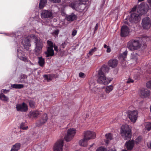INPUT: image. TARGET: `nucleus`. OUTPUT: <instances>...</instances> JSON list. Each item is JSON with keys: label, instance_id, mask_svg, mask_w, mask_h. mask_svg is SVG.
<instances>
[{"label": "nucleus", "instance_id": "nucleus-30", "mask_svg": "<svg viewBox=\"0 0 151 151\" xmlns=\"http://www.w3.org/2000/svg\"><path fill=\"white\" fill-rule=\"evenodd\" d=\"M28 101L30 108L33 109L35 107L36 103L35 101L32 100H29Z\"/></svg>", "mask_w": 151, "mask_h": 151}, {"label": "nucleus", "instance_id": "nucleus-6", "mask_svg": "<svg viewBox=\"0 0 151 151\" xmlns=\"http://www.w3.org/2000/svg\"><path fill=\"white\" fill-rule=\"evenodd\" d=\"M76 130L73 128L69 129L67 131V135L65 137L66 141L68 142L70 141L76 133Z\"/></svg>", "mask_w": 151, "mask_h": 151}, {"label": "nucleus", "instance_id": "nucleus-42", "mask_svg": "<svg viewBox=\"0 0 151 151\" xmlns=\"http://www.w3.org/2000/svg\"><path fill=\"white\" fill-rule=\"evenodd\" d=\"M146 86L147 88L151 89V80L146 83Z\"/></svg>", "mask_w": 151, "mask_h": 151}, {"label": "nucleus", "instance_id": "nucleus-51", "mask_svg": "<svg viewBox=\"0 0 151 151\" xmlns=\"http://www.w3.org/2000/svg\"><path fill=\"white\" fill-rule=\"evenodd\" d=\"M66 46V43L65 42H64L61 45V47H63V48H64Z\"/></svg>", "mask_w": 151, "mask_h": 151}, {"label": "nucleus", "instance_id": "nucleus-40", "mask_svg": "<svg viewBox=\"0 0 151 151\" xmlns=\"http://www.w3.org/2000/svg\"><path fill=\"white\" fill-rule=\"evenodd\" d=\"M96 151H106V150L105 148L101 147L99 148Z\"/></svg>", "mask_w": 151, "mask_h": 151}, {"label": "nucleus", "instance_id": "nucleus-41", "mask_svg": "<svg viewBox=\"0 0 151 151\" xmlns=\"http://www.w3.org/2000/svg\"><path fill=\"white\" fill-rule=\"evenodd\" d=\"M59 30L58 29L55 30L52 33V35H53L55 37L57 36L59 34Z\"/></svg>", "mask_w": 151, "mask_h": 151}, {"label": "nucleus", "instance_id": "nucleus-62", "mask_svg": "<svg viewBox=\"0 0 151 151\" xmlns=\"http://www.w3.org/2000/svg\"><path fill=\"white\" fill-rule=\"evenodd\" d=\"M30 63L32 65H33V64H32V63L30 61Z\"/></svg>", "mask_w": 151, "mask_h": 151}, {"label": "nucleus", "instance_id": "nucleus-19", "mask_svg": "<svg viewBox=\"0 0 151 151\" xmlns=\"http://www.w3.org/2000/svg\"><path fill=\"white\" fill-rule=\"evenodd\" d=\"M21 144L19 143H17L14 145L10 151H18L21 147Z\"/></svg>", "mask_w": 151, "mask_h": 151}, {"label": "nucleus", "instance_id": "nucleus-7", "mask_svg": "<svg viewBox=\"0 0 151 151\" xmlns=\"http://www.w3.org/2000/svg\"><path fill=\"white\" fill-rule=\"evenodd\" d=\"M138 112L137 110L128 111V117L131 122L133 123L136 122L137 120Z\"/></svg>", "mask_w": 151, "mask_h": 151}, {"label": "nucleus", "instance_id": "nucleus-11", "mask_svg": "<svg viewBox=\"0 0 151 151\" xmlns=\"http://www.w3.org/2000/svg\"><path fill=\"white\" fill-rule=\"evenodd\" d=\"M84 137L88 140L94 139L96 137L95 132L90 131H86L84 132Z\"/></svg>", "mask_w": 151, "mask_h": 151}, {"label": "nucleus", "instance_id": "nucleus-61", "mask_svg": "<svg viewBox=\"0 0 151 151\" xmlns=\"http://www.w3.org/2000/svg\"><path fill=\"white\" fill-rule=\"evenodd\" d=\"M144 0H138L139 2H141L143 1Z\"/></svg>", "mask_w": 151, "mask_h": 151}, {"label": "nucleus", "instance_id": "nucleus-8", "mask_svg": "<svg viewBox=\"0 0 151 151\" xmlns=\"http://www.w3.org/2000/svg\"><path fill=\"white\" fill-rule=\"evenodd\" d=\"M63 140L60 139L58 141L54 146V151H62L63 147Z\"/></svg>", "mask_w": 151, "mask_h": 151}, {"label": "nucleus", "instance_id": "nucleus-46", "mask_svg": "<svg viewBox=\"0 0 151 151\" xmlns=\"http://www.w3.org/2000/svg\"><path fill=\"white\" fill-rule=\"evenodd\" d=\"M53 47H54L55 50L57 52H58V47L57 46L55 45V44H54V46Z\"/></svg>", "mask_w": 151, "mask_h": 151}, {"label": "nucleus", "instance_id": "nucleus-21", "mask_svg": "<svg viewBox=\"0 0 151 151\" xmlns=\"http://www.w3.org/2000/svg\"><path fill=\"white\" fill-rule=\"evenodd\" d=\"M47 114H44L40 120V125L44 124L47 121Z\"/></svg>", "mask_w": 151, "mask_h": 151}, {"label": "nucleus", "instance_id": "nucleus-52", "mask_svg": "<svg viewBox=\"0 0 151 151\" xmlns=\"http://www.w3.org/2000/svg\"><path fill=\"white\" fill-rule=\"evenodd\" d=\"M136 7H134L132 9V11L133 12H136Z\"/></svg>", "mask_w": 151, "mask_h": 151}, {"label": "nucleus", "instance_id": "nucleus-56", "mask_svg": "<svg viewBox=\"0 0 151 151\" xmlns=\"http://www.w3.org/2000/svg\"><path fill=\"white\" fill-rule=\"evenodd\" d=\"M44 77L46 79H47V75H45L44 76Z\"/></svg>", "mask_w": 151, "mask_h": 151}, {"label": "nucleus", "instance_id": "nucleus-44", "mask_svg": "<svg viewBox=\"0 0 151 151\" xmlns=\"http://www.w3.org/2000/svg\"><path fill=\"white\" fill-rule=\"evenodd\" d=\"M52 2L55 3H59L61 0H50Z\"/></svg>", "mask_w": 151, "mask_h": 151}, {"label": "nucleus", "instance_id": "nucleus-23", "mask_svg": "<svg viewBox=\"0 0 151 151\" xmlns=\"http://www.w3.org/2000/svg\"><path fill=\"white\" fill-rule=\"evenodd\" d=\"M27 78V76L24 75L23 74L21 75V77L19 78L20 80L18 81V82L19 83H26V81L25 79H26Z\"/></svg>", "mask_w": 151, "mask_h": 151}, {"label": "nucleus", "instance_id": "nucleus-49", "mask_svg": "<svg viewBox=\"0 0 151 151\" xmlns=\"http://www.w3.org/2000/svg\"><path fill=\"white\" fill-rule=\"evenodd\" d=\"M134 80L132 79L129 78L128 80L127 81V83H133L134 82Z\"/></svg>", "mask_w": 151, "mask_h": 151}, {"label": "nucleus", "instance_id": "nucleus-29", "mask_svg": "<svg viewBox=\"0 0 151 151\" xmlns=\"http://www.w3.org/2000/svg\"><path fill=\"white\" fill-rule=\"evenodd\" d=\"M0 99L4 101H7L9 100V98L4 95L3 93H0Z\"/></svg>", "mask_w": 151, "mask_h": 151}, {"label": "nucleus", "instance_id": "nucleus-4", "mask_svg": "<svg viewBox=\"0 0 151 151\" xmlns=\"http://www.w3.org/2000/svg\"><path fill=\"white\" fill-rule=\"evenodd\" d=\"M144 37H138L135 39L130 40L127 44V47L130 50L134 51L139 49L141 46V40Z\"/></svg>", "mask_w": 151, "mask_h": 151}, {"label": "nucleus", "instance_id": "nucleus-45", "mask_svg": "<svg viewBox=\"0 0 151 151\" xmlns=\"http://www.w3.org/2000/svg\"><path fill=\"white\" fill-rule=\"evenodd\" d=\"M1 93H2L3 94L4 93H6L8 92H9L8 90H7L6 89H2L1 91Z\"/></svg>", "mask_w": 151, "mask_h": 151}, {"label": "nucleus", "instance_id": "nucleus-24", "mask_svg": "<svg viewBox=\"0 0 151 151\" xmlns=\"http://www.w3.org/2000/svg\"><path fill=\"white\" fill-rule=\"evenodd\" d=\"M127 51L126 50L119 57V59L121 60H124L127 57Z\"/></svg>", "mask_w": 151, "mask_h": 151}, {"label": "nucleus", "instance_id": "nucleus-59", "mask_svg": "<svg viewBox=\"0 0 151 151\" xmlns=\"http://www.w3.org/2000/svg\"><path fill=\"white\" fill-rule=\"evenodd\" d=\"M45 53L46 55V56L47 57V50L45 52Z\"/></svg>", "mask_w": 151, "mask_h": 151}, {"label": "nucleus", "instance_id": "nucleus-12", "mask_svg": "<svg viewBox=\"0 0 151 151\" xmlns=\"http://www.w3.org/2000/svg\"><path fill=\"white\" fill-rule=\"evenodd\" d=\"M129 33V29L127 26H122L121 30V36L122 37H125L128 36Z\"/></svg>", "mask_w": 151, "mask_h": 151}, {"label": "nucleus", "instance_id": "nucleus-15", "mask_svg": "<svg viewBox=\"0 0 151 151\" xmlns=\"http://www.w3.org/2000/svg\"><path fill=\"white\" fill-rule=\"evenodd\" d=\"M77 16L72 13L70 15H67L66 16V19L69 22H72L77 19Z\"/></svg>", "mask_w": 151, "mask_h": 151}, {"label": "nucleus", "instance_id": "nucleus-13", "mask_svg": "<svg viewBox=\"0 0 151 151\" xmlns=\"http://www.w3.org/2000/svg\"><path fill=\"white\" fill-rule=\"evenodd\" d=\"M40 114V112L38 111H30L29 114V117L31 119L36 118Z\"/></svg>", "mask_w": 151, "mask_h": 151}, {"label": "nucleus", "instance_id": "nucleus-18", "mask_svg": "<svg viewBox=\"0 0 151 151\" xmlns=\"http://www.w3.org/2000/svg\"><path fill=\"white\" fill-rule=\"evenodd\" d=\"M88 139H87L84 137V138L80 140L79 142V145L81 146L86 147L87 146V141Z\"/></svg>", "mask_w": 151, "mask_h": 151}, {"label": "nucleus", "instance_id": "nucleus-57", "mask_svg": "<svg viewBox=\"0 0 151 151\" xmlns=\"http://www.w3.org/2000/svg\"><path fill=\"white\" fill-rule=\"evenodd\" d=\"M104 47L105 48H106L108 47L106 45L104 44Z\"/></svg>", "mask_w": 151, "mask_h": 151}, {"label": "nucleus", "instance_id": "nucleus-63", "mask_svg": "<svg viewBox=\"0 0 151 151\" xmlns=\"http://www.w3.org/2000/svg\"><path fill=\"white\" fill-rule=\"evenodd\" d=\"M122 151H127V150H122Z\"/></svg>", "mask_w": 151, "mask_h": 151}, {"label": "nucleus", "instance_id": "nucleus-27", "mask_svg": "<svg viewBox=\"0 0 151 151\" xmlns=\"http://www.w3.org/2000/svg\"><path fill=\"white\" fill-rule=\"evenodd\" d=\"M47 0H40L39 4V7L40 9H43L47 3Z\"/></svg>", "mask_w": 151, "mask_h": 151}, {"label": "nucleus", "instance_id": "nucleus-33", "mask_svg": "<svg viewBox=\"0 0 151 151\" xmlns=\"http://www.w3.org/2000/svg\"><path fill=\"white\" fill-rule=\"evenodd\" d=\"M54 46V44L51 41L48 40V48H53Z\"/></svg>", "mask_w": 151, "mask_h": 151}, {"label": "nucleus", "instance_id": "nucleus-2", "mask_svg": "<svg viewBox=\"0 0 151 151\" xmlns=\"http://www.w3.org/2000/svg\"><path fill=\"white\" fill-rule=\"evenodd\" d=\"M121 132L122 135L124 137V139L129 140L126 142L125 145L127 150H132L134 145V141L133 140H130L132 137V132L130 127L127 124L122 125Z\"/></svg>", "mask_w": 151, "mask_h": 151}, {"label": "nucleus", "instance_id": "nucleus-31", "mask_svg": "<svg viewBox=\"0 0 151 151\" xmlns=\"http://www.w3.org/2000/svg\"><path fill=\"white\" fill-rule=\"evenodd\" d=\"M42 18H47V10H44L42 11L41 13Z\"/></svg>", "mask_w": 151, "mask_h": 151}, {"label": "nucleus", "instance_id": "nucleus-26", "mask_svg": "<svg viewBox=\"0 0 151 151\" xmlns=\"http://www.w3.org/2000/svg\"><path fill=\"white\" fill-rule=\"evenodd\" d=\"M24 87L23 84H14L11 85V87L16 89H20L23 88Z\"/></svg>", "mask_w": 151, "mask_h": 151}, {"label": "nucleus", "instance_id": "nucleus-32", "mask_svg": "<svg viewBox=\"0 0 151 151\" xmlns=\"http://www.w3.org/2000/svg\"><path fill=\"white\" fill-rule=\"evenodd\" d=\"M113 89V86L110 85L107 86L106 88L105 91L107 93H109L112 91Z\"/></svg>", "mask_w": 151, "mask_h": 151}, {"label": "nucleus", "instance_id": "nucleus-28", "mask_svg": "<svg viewBox=\"0 0 151 151\" xmlns=\"http://www.w3.org/2000/svg\"><path fill=\"white\" fill-rule=\"evenodd\" d=\"M54 55V52L53 48H48V58Z\"/></svg>", "mask_w": 151, "mask_h": 151}, {"label": "nucleus", "instance_id": "nucleus-16", "mask_svg": "<svg viewBox=\"0 0 151 151\" xmlns=\"http://www.w3.org/2000/svg\"><path fill=\"white\" fill-rule=\"evenodd\" d=\"M118 64V61L116 59L110 60L108 62L109 65L112 68L116 67Z\"/></svg>", "mask_w": 151, "mask_h": 151}, {"label": "nucleus", "instance_id": "nucleus-22", "mask_svg": "<svg viewBox=\"0 0 151 151\" xmlns=\"http://www.w3.org/2000/svg\"><path fill=\"white\" fill-rule=\"evenodd\" d=\"M105 137L106 139L105 142L107 144H108L109 141L113 139L112 135L110 133L106 134L105 135Z\"/></svg>", "mask_w": 151, "mask_h": 151}, {"label": "nucleus", "instance_id": "nucleus-5", "mask_svg": "<svg viewBox=\"0 0 151 151\" xmlns=\"http://www.w3.org/2000/svg\"><path fill=\"white\" fill-rule=\"evenodd\" d=\"M137 11V12H132L131 14L129 20L132 23H136L139 22L140 20L141 15L145 12L144 8L142 7H138Z\"/></svg>", "mask_w": 151, "mask_h": 151}, {"label": "nucleus", "instance_id": "nucleus-25", "mask_svg": "<svg viewBox=\"0 0 151 151\" xmlns=\"http://www.w3.org/2000/svg\"><path fill=\"white\" fill-rule=\"evenodd\" d=\"M38 63L39 65L41 67H43L45 65L44 59L42 58V57H38Z\"/></svg>", "mask_w": 151, "mask_h": 151}, {"label": "nucleus", "instance_id": "nucleus-39", "mask_svg": "<svg viewBox=\"0 0 151 151\" xmlns=\"http://www.w3.org/2000/svg\"><path fill=\"white\" fill-rule=\"evenodd\" d=\"M79 76L81 78H84L86 77V75L83 73L80 72L79 73Z\"/></svg>", "mask_w": 151, "mask_h": 151}, {"label": "nucleus", "instance_id": "nucleus-10", "mask_svg": "<svg viewBox=\"0 0 151 151\" xmlns=\"http://www.w3.org/2000/svg\"><path fill=\"white\" fill-rule=\"evenodd\" d=\"M16 108L17 111L23 112H27L28 109L27 105L24 102L17 105Z\"/></svg>", "mask_w": 151, "mask_h": 151}, {"label": "nucleus", "instance_id": "nucleus-50", "mask_svg": "<svg viewBox=\"0 0 151 151\" xmlns=\"http://www.w3.org/2000/svg\"><path fill=\"white\" fill-rule=\"evenodd\" d=\"M77 31L76 30H74L72 32V35L73 36H75V35H76V33H77Z\"/></svg>", "mask_w": 151, "mask_h": 151}, {"label": "nucleus", "instance_id": "nucleus-14", "mask_svg": "<svg viewBox=\"0 0 151 151\" xmlns=\"http://www.w3.org/2000/svg\"><path fill=\"white\" fill-rule=\"evenodd\" d=\"M150 91L147 89L142 88L141 90V96L144 98L148 97L150 95Z\"/></svg>", "mask_w": 151, "mask_h": 151}, {"label": "nucleus", "instance_id": "nucleus-54", "mask_svg": "<svg viewBox=\"0 0 151 151\" xmlns=\"http://www.w3.org/2000/svg\"><path fill=\"white\" fill-rule=\"evenodd\" d=\"M111 51V49L109 47H107V50H106L107 52L109 53V52H110Z\"/></svg>", "mask_w": 151, "mask_h": 151}, {"label": "nucleus", "instance_id": "nucleus-35", "mask_svg": "<svg viewBox=\"0 0 151 151\" xmlns=\"http://www.w3.org/2000/svg\"><path fill=\"white\" fill-rule=\"evenodd\" d=\"M25 124L24 123H21L20 125V129L24 130L27 129L28 128V126H26L25 127Z\"/></svg>", "mask_w": 151, "mask_h": 151}, {"label": "nucleus", "instance_id": "nucleus-58", "mask_svg": "<svg viewBox=\"0 0 151 151\" xmlns=\"http://www.w3.org/2000/svg\"><path fill=\"white\" fill-rule=\"evenodd\" d=\"M93 144H93L92 145H91L89 146V149H90V148H91L93 146Z\"/></svg>", "mask_w": 151, "mask_h": 151}, {"label": "nucleus", "instance_id": "nucleus-55", "mask_svg": "<svg viewBox=\"0 0 151 151\" xmlns=\"http://www.w3.org/2000/svg\"><path fill=\"white\" fill-rule=\"evenodd\" d=\"M78 0L81 2H86V1H88V0Z\"/></svg>", "mask_w": 151, "mask_h": 151}, {"label": "nucleus", "instance_id": "nucleus-47", "mask_svg": "<svg viewBox=\"0 0 151 151\" xmlns=\"http://www.w3.org/2000/svg\"><path fill=\"white\" fill-rule=\"evenodd\" d=\"M52 13L48 11V18L52 17Z\"/></svg>", "mask_w": 151, "mask_h": 151}, {"label": "nucleus", "instance_id": "nucleus-34", "mask_svg": "<svg viewBox=\"0 0 151 151\" xmlns=\"http://www.w3.org/2000/svg\"><path fill=\"white\" fill-rule=\"evenodd\" d=\"M146 129L148 131H150L151 130V123L148 122L145 125Z\"/></svg>", "mask_w": 151, "mask_h": 151}, {"label": "nucleus", "instance_id": "nucleus-20", "mask_svg": "<svg viewBox=\"0 0 151 151\" xmlns=\"http://www.w3.org/2000/svg\"><path fill=\"white\" fill-rule=\"evenodd\" d=\"M98 94L99 97L103 99H105L106 98V96L105 94V93L102 89H99Z\"/></svg>", "mask_w": 151, "mask_h": 151}, {"label": "nucleus", "instance_id": "nucleus-36", "mask_svg": "<svg viewBox=\"0 0 151 151\" xmlns=\"http://www.w3.org/2000/svg\"><path fill=\"white\" fill-rule=\"evenodd\" d=\"M141 139L142 137L140 136L138 137L135 140L134 142L137 145L141 141Z\"/></svg>", "mask_w": 151, "mask_h": 151}, {"label": "nucleus", "instance_id": "nucleus-17", "mask_svg": "<svg viewBox=\"0 0 151 151\" xmlns=\"http://www.w3.org/2000/svg\"><path fill=\"white\" fill-rule=\"evenodd\" d=\"M59 75L58 74H52L48 75V81H55L56 78H58Z\"/></svg>", "mask_w": 151, "mask_h": 151}, {"label": "nucleus", "instance_id": "nucleus-38", "mask_svg": "<svg viewBox=\"0 0 151 151\" xmlns=\"http://www.w3.org/2000/svg\"><path fill=\"white\" fill-rule=\"evenodd\" d=\"M19 58L21 60H23L24 62H26L28 61L27 59L25 57H23V56H19Z\"/></svg>", "mask_w": 151, "mask_h": 151}, {"label": "nucleus", "instance_id": "nucleus-60", "mask_svg": "<svg viewBox=\"0 0 151 151\" xmlns=\"http://www.w3.org/2000/svg\"><path fill=\"white\" fill-rule=\"evenodd\" d=\"M124 23H125V24H128V22H127V21H125L124 22Z\"/></svg>", "mask_w": 151, "mask_h": 151}, {"label": "nucleus", "instance_id": "nucleus-37", "mask_svg": "<svg viewBox=\"0 0 151 151\" xmlns=\"http://www.w3.org/2000/svg\"><path fill=\"white\" fill-rule=\"evenodd\" d=\"M97 48L94 47L93 48L91 49L89 52V54L90 55H92L93 52L96 51Z\"/></svg>", "mask_w": 151, "mask_h": 151}, {"label": "nucleus", "instance_id": "nucleus-3", "mask_svg": "<svg viewBox=\"0 0 151 151\" xmlns=\"http://www.w3.org/2000/svg\"><path fill=\"white\" fill-rule=\"evenodd\" d=\"M109 70L108 66L106 65H103L99 70L98 75L97 81L101 84L104 85L108 84L112 81L110 78H107L105 75Z\"/></svg>", "mask_w": 151, "mask_h": 151}, {"label": "nucleus", "instance_id": "nucleus-48", "mask_svg": "<svg viewBox=\"0 0 151 151\" xmlns=\"http://www.w3.org/2000/svg\"><path fill=\"white\" fill-rule=\"evenodd\" d=\"M147 145L149 148L151 149V141L147 143Z\"/></svg>", "mask_w": 151, "mask_h": 151}, {"label": "nucleus", "instance_id": "nucleus-9", "mask_svg": "<svg viewBox=\"0 0 151 151\" xmlns=\"http://www.w3.org/2000/svg\"><path fill=\"white\" fill-rule=\"evenodd\" d=\"M142 25L144 29H149L151 26V21L150 18L148 17L144 18L142 20Z\"/></svg>", "mask_w": 151, "mask_h": 151}, {"label": "nucleus", "instance_id": "nucleus-43", "mask_svg": "<svg viewBox=\"0 0 151 151\" xmlns=\"http://www.w3.org/2000/svg\"><path fill=\"white\" fill-rule=\"evenodd\" d=\"M24 139V143H27L28 142L30 141V138L29 137H27L25 138V139Z\"/></svg>", "mask_w": 151, "mask_h": 151}, {"label": "nucleus", "instance_id": "nucleus-1", "mask_svg": "<svg viewBox=\"0 0 151 151\" xmlns=\"http://www.w3.org/2000/svg\"><path fill=\"white\" fill-rule=\"evenodd\" d=\"M30 38L34 40L36 45L35 52L36 55H38L41 53L42 47V44L39 37L35 35H32L30 37L28 36L24 38L22 41V43L25 48L29 47L31 45Z\"/></svg>", "mask_w": 151, "mask_h": 151}, {"label": "nucleus", "instance_id": "nucleus-53", "mask_svg": "<svg viewBox=\"0 0 151 151\" xmlns=\"http://www.w3.org/2000/svg\"><path fill=\"white\" fill-rule=\"evenodd\" d=\"M98 24L97 23L96 24V25L95 27V29H94L95 31H96V30H97V29H98Z\"/></svg>", "mask_w": 151, "mask_h": 151}]
</instances>
